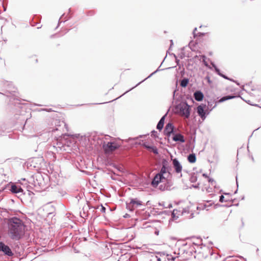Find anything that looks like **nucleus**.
<instances>
[{
  "label": "nucleus",
  "instance_id": "nucleus-1",
  "mask_svg": "<svg viewBox=\"0 0 261 261\" xmlns=\"http://www.w3.org/2000/svg\"><path fill=\"white\" fill-rule=\"evenodd\" d=\"M171 175L168 169L164 165L162 167L160 172L156 174L152 181V185L153 187H156L161 182H165L169 180Z\"/></svg>",
  "mask_w": 261,
  "mask_h": 261
},
{
  "label": "nucleus",
  "instance_id": "nucleus-2",
  "mask_svg": "<svg viewBox=\"0 0 261 261\" xmlns=\"http://www.w3.org/2000/svg\"><path fill=\"white\" fill-rule=\"evenodd\" d=\"M24 233V226L20 222H13L11 224L9 234L14 240H19Z\"/></svg>",
  "mask_w": 261,
  "mask_h": 261
},
{
  "label": "nucleus",
  "instance_id": "nucleus-3",
  "mask_svg": "<svg viewBox=\"0 0 261 261\" xmlns=\"http://www.w3.org/2000/svg\"><path fill=\"white\" fill-rule=\"evenodd\" d=\"M176 113L182 117L188 118L190 115V106L186 102H181L175 107Z\"/></svg>",
  "mask_w": 261,
  "mask_h": 261
},
{
  "label": "nucleus",
  "instance_id": "nucleus-4",
  "mask_svg": "<svg viewBox=\"0 0 261 261\" xmlns=\"http://www.w3.org/2000/svg\"><path fill=\"white\" fill-rule=\"evenodd\" d=\"M120 144L116 141L110 142L106 144H103V148L106 152L109 153L112 152L119 148Z\"/></svg>",
  "mask_w": 261,
  "mask_h": 261
},
{
  "label": "nucleus",
  "instance_id": "nucleus-5",
  "mask_svg": "<svg viewBox=\"0 0 261 261\" xmlns=\"http://www.w3.org/2000/svg\"><path fill=\"white\" fill-rule=\"evenodd\" d=\"M172 165L176 173H180L181 172L182 167L177 159L172 160Z\"/></svg>",
  "mask_w": 261,
  "mask_h": 261
},
{
  "label": "nucleus",
  "instance_id": "nucleus-6",
  "mask_svg": "<svg viewBox=\"0 0 261 261\" xmlns=\"http://www.w3.org/2000/svg\"><path fill=\"white\" fill-rule=\"evenodd\" d=\"M142 145L149 151L153 152L154 154H158L157 148L152 144L148 142H144L143 143Z\"/></svg>",
  "mask_w": 261,
  "mask_h": 261
},
{
  "label": "nucleus",
  "instance_id": "nucleus-7",
  "mask_svg": "<svg viewBox=\"0 0 261 261\" xmlns=\"http://www.w3.org/2000/svg\"><path fill=\"white\" fill-rule=\"evenodd\" d=\"M2 251L4 252L8 256H12L13 253L9 248L7 245H5L3 243L0 242V251Z\"/></svg>",
  "mask_w": 261,
  "mask_h": 261
},
{
  "label": "nucleus",
  "instance_id": "nucleus-8",
  "mask_svg": "<svg viewBox=\"0 0 261 261\" xmlns=\"http://www.w3.org/2000/svg\"><path fill=\"white\" fill-rule=\"evenodd\" d=\"M205 107V105H201L197 108V113L203 120L206 118L205 112L204 111Z\"/></svg>",
  "mask_w": 261,
  "mask_h": 261
},
{
  "label": "nucleus",
  "instance_id": "nucleus-9",
  "mask_svg": "<svg viewBox=\"0 0 261 261\" xmlns=\"http://www.w3.org/2000/svg\"><path fill=\"white\" fill-rule=\"evenodd\" d=\"M142 205V202L137 199H132L130 203L127 205L128 208L130 207L133 208H137L139 206Z\"/></svg>",
  "mask_w": 261,
  "mask_h": 261
},
{
  "label": "nucleus",
  "instance_id": "nucleus-10",
  "mask_svg": "<svg viewBox=\"0 0 261 261\" xmlns=\"http://www.w3.org/2000/svg\"><path fill=\"white\" fill-rule=\"evenodd\" d=\"M194 96L195 99L198 101H201L203 98V93L199 91L195 92L194 94Z\"/></svg>",
  "mask_w": 261,
  "mask_h": 261
},
{
  "label": "nucleus",
  "instance_id": "nucleus-11",
  "mask_svg": "<svg viewBox=\"0 0 261 261\" xmlns=\"http://www.w3.org/2000/svg\"><path fill=\"white\" fill-rule=\"evenodd\" d=\"M173 131V126L171 123H168L166 125L165 133L166 134L169 135Z\"/></svg>",
  "mask_w": 261,
  "mask_h": 261
},
{
  "label": "nucleus",
  "instance_id": "nucleus-12",
  "mask_svg": "<svg viewBox=\"0 0 261 261\" xmlns=\"http://www.w3.org/2000/svg\"><path fill=\"white\" fill-rule=\"evenodd\" d=\"M183 213V211H181L180 210H174L172 213V215L174 219H176L178 218L179 216L182 214Z\"/></svg>",
  "mask_w": 261,
  "mask_h": 261
},
{
  "label": "nucleus",
  "instance_id": "nucleus-13",
  "mask_svg": "<svg viewBox=\"0 0 261 261\" xmlns=\"http://www.w3.org/2000/svg\"><path fill=\"white\" fill-rule=\"evenodd\" d=\"M173 139L175 141H180V142H185V139H184V138L183 136H182L180 134H176V135H175L173 137Z\"/></svg>",
  "mask_w": 261,
  "mask_h": 261
},
{
  "label": "nucleus",
  "instance_id": "nucleus-14",
  "mask_svg": "<svg viewBox=\"0 0 261 261\" xmlns=\"http://www.w3.org/2000/svg\"><path fill=\"white\" fill-rule=\"evenodd\" d=\"M11 191L13 193H18L21 192L22 191V190L19 187H18V186H16V185H12L11 186Z\"/></svg>",
  "mask_w": 261,
  "mask_h": 261
},
{
  "label": "nucleus",
  "instance_id": "nucleus-15",
  "mask_svg": "<svg viewBox=\"0 0 261 261\" xmlns=\"http://www.w3.org/2000/svg\"><path fill=\"white\" fill-rule=\"evenodd\" d=\"M164 119H165V116H163L159 122L158 124H157L156 128L157 129L161 130L163 128L164 123Z\"/></svg>",
  "mask_w": 261,
  "mask_h": 261
},
{
  "label": "nucleus",
  "instance_id": "nucleus-16",
  "mask_svg": "<svg viewBox=\"0 0 261 261\" xmlns=\"http://www.w3.org/2000/svg\"><path fill=\"white\" fill-rule=\"evenodd\" d=\"M195 58H199V60H200L201 59H202V62L203 63V64H204V65L208 68H210V69H211V67H210L207 63V62L205 61V56H195L194 57Z\"/></svg>",
  "mask_w": 261,
  "mask_h": 261
},
{
  "label": "nucleus",
  "instance_id": "nucleus-17",
  "mask_svg": "<svg viewBox=\"0 0 261 261\" xmlns=\"http://www.w3.org/2000/svg\"><path fill=\"white\" fill-rule=\"evenodd\" d=\"M211 64L212 65L213 67L214 68L216 72L220 76H222L223 77H224V79H228V78L225 76L224 75L222 74V73H221L220 71V70L216 67V66L213 63H211Z\"/></svg>",
  "mask_w": 261,
  "mask_h": 261
},
{
  "label": "nucleus",
  "instance_id": "nucleus-18",
  "mask_svg": "<svg viewBox=\"0 0 261 261\" xmlns=\"http://www.w3.org/2000/svg\"><path fill=\"white\" fill-rule=\"evenodd\" d=\"M188 161L190 163H194L196 162V156L194 154H190L188 158Z\"/></svg>",
  "mask_w": 261,
  "mask_h": 261
},
{
  "label": "nucleus",
  "instance_id": "nucleus-19",
  "mask_svg": "<svg viewBox=\"0 0 261 261\" xmlns=\"http://www.w3.org/2000/svg\"><path fill=\"white\" fill-rule=\"evenodd\" d=\"M236 97V96H226L224 97H223L219 100V102H223L225 100H229L232 98H233Z\"/></svg>",
  "mask_w": 261,
  "mask_h": 261
},
{
  "label": "nucleus",
  "instance_id": "nucleus-20",
  "mask_svg": "<svg viewBox=\"0 0 261 261\" xmlns=\"http://www.w3.org/2000/svg\"><path fill=\"white\" fill-rule=\"evenodd\" d=\"M155 257L157 259V261H166V257L164 255L161 256V257H159L158 256H156Z\"/></svg>",
  "mask_w": 261,
  "mask_h": 261
},
{
  "label": "nucleus",
  "instance_id": "nucleus-21",
  "mask_svg": "<svg viewBox=\"0 0 261 261\" xmlns=\"http://www.w3.org/2000/svg\"><path fill=\"white\" fill-rule=\"evenodd\" d=\"M188 82L187 80H183L181 82V86L182 87H186L187 85Z\"/></svg>",
  "mask_w": 261,
  "mask_h": 261
},
{
  "label": "nucleus",
  "instance_id": "nucleus-22",
  "mask_svg": "<svg viewBox=\"0 0 261 261\" xmlns=\"http://www.w3.org/2000/svg\"><path fill=\"white\" fill-rule=\"evenodd\" d=\"M167 258V259L168 260H173L174 259V258H173V257H172L171 255H167L166 256Z\"/></svg>",
  "mask_w": 261,
  "mask_h": 261
},
{
  "label": "nucleus",
  "instance_id": "nucleus-23",
  "mask_svg": "<svg viewBox=\"0 0 261 261\" xmlns=\"http://www.w3.org/2000/svg\"><path fill=\"white\" fill-rule=\"evenodd\" d=\"M219 201H220L221 202H224V201H226V200H224V196L221 195V196L220 197Z\"/></svg>",
  "mask_w": 261,
  "mask_h": 261
},
{
  "label": "nucleus",
  "instance_id": "nucleus-24",
  "mask_svg": "<svg viewBox=\"0 0 261 261\" xmlns=\"http://www.w3.org/2000/svg\"><path fill=\"white\" fill-rule=\"evenodd\" d=\"M206 79H207V81L209 83H210L211 82V81H210V79L209 77H207Z\"/></svg>",
  "mask_w": 261,
  "mask_h": 261
},
{
  "label": "nucleus",
  "instance_id": "nucleus-25",
  "mask_svg": "<svg viewBox=\"0 0 261 261\" xmlns=\"http://www.w3.org/2000/svg\"><path fill=\"white\" fill-rule=\"evenodd\" d=\"M156 72V71H155V72H154L152 73L150 75H149V76L147 77V78L150 77V76H151L153 74H154V73L155 72Z\"/></svg>",
  "mask_w": 261,
  "mask_h": 261
},
{
  "label": "nucleus",
  "instance_id": "nucleus-26",
  "mask_svg": "<svg viewBox=\"0 0 261 261\" xmlns=\"http://www.w3.org/2000/svg\"><path fill=\"white\" fill-rule=\"evenodd\" d=\"M184 56L183 55H180V58H184Z\"/></svg>",
  "mask_w": 261,
  "mask_h": 261
},
{
  "label": "nucleus",
  "instance_id": "nucleus-27",
  "mask_svg": "<svg viewBox=\"0 0 261 261\" xmlns=\"http://www.w3.org/2000/svg\"><path fill=\"white\" fill-rule=\"evenodd\" d=\"M144 81V80L142 81V82H143ZM141 83V82H140L139 83H138V84L136 86H138V85H140V84Z\"/></svg>",
  "mask_w": 261,
  "mask_h": 261
},
{
  "label": "nucleus",
  "instance_id": "nucleus-28",
  "mask_svg": "<svg viewBox=\"0 0 261 261\" xmlns=\"http://www.w3.org/2000/svg\"><path fill=\"white\" fill-rule=\"evenodd\" d=\"M172 207L171 204H169L168 207Z\"/></svg>",
  "mask_w": 261,
  "mask_h": 261
},
{
  "label": "nucleus",
  "instance_id": "nucleus-29",
  "mask_svg": "<svg viewBox=\"0 0 261 261\" xmlns=\"http://www.w3.org/2000/svg\"><path fill=\"white\" fill-rule=\"evenodd\" d=\"M191 43L189 44V46H190L191 47Z\"/></svg>",
  "mask_w": 261,
  "mask_h": 261
},
{
  "label": "nucleus",
  "instance_id": "nucleus-30",
  "mask_svg": "<svg viewBox=\"0 0 261 261\" xmlns=\"http://www.w3.org/2000/svg\"><path fill=\"white\" fill-rule=\"evenodd\" d=\"M213 181V180H211V179H210V180H209V181H210V182H211V181Z\"/></svg>",
  "mask_w": 261,
  "mask_h": 261
},
{
  "label": "nucleus",
  "instance_id": "nucleus-31",
  "mask_svg": "<svg viewBox=\"0 0 261 261\" xmlns=\"http://www.w3.org/2000/svg\"><path fill=\"white\" fill-rule=\"evenodd\" d=\"M237 180H238V178H237V177H236V180L237 181Z\"/></svg>",
  "mask_w": 261,
  "mask_h": 261
},
{
  "label": "nucleus",
  "instance_id": "nucleus-32",
  "mask_svg": "<svg viewBox=\"0 0 261 261\" xmlns=\"http://www.w3.org/2000/svg\"><path fill=\"white\" fill-rule=\"evenodd\" d=\"M117 261H119V260H117Z\"/></svg>",
  "mask_w": 261,
  "mask_h": 261
}]
</instances>
